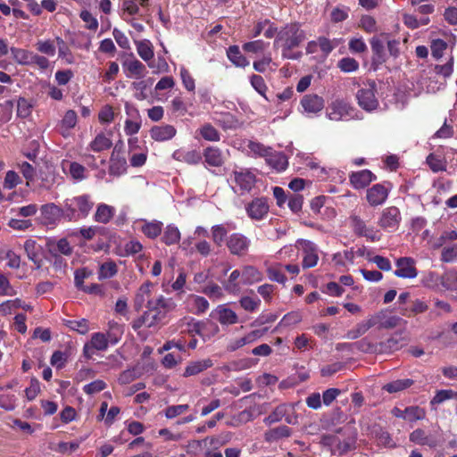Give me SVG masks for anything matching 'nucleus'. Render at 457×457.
I'll return each instance as SVG.
<instances>
[{"mask_svg":"<svg viewBox=\"0 0 457 457\" xmlns=\"http://www.w3.org/2000/svg\"><path fill=\"white\" fill-rule=\"evenodd\" d=\"M175 307L174 301L171 298H165L163 295L148 300L146 303L147 311H145V312H150L148 327L150 328L161 322Z\"/></svg>","mask_w":457,"mask_h":457,"instance_id":"obj_1","label":"nucleus"},{"mask_svg":"<svg viewBox=\"0 0 457 457\" xmlns=\"http://www.w3.org/2000/svg\"><path fill=\"white\" fill-rule=\"evenodd\" d=\"M377 86L374 80H369L366 87L360 89L357 93L359 105L367 112L374 111L378 106V101L376 97Z\"/></svg>","mask_w":457,"mask_h":457,"instance_id":"obj_2","label":"nucleus"},{"mask_svg":"<svg viewBox=\"0 0 457 457\" xmlns=\"http://www.w3.org/2000/svg\"><path fill=\"white\" fill-rule=\"evenodd\" d=\"M250 241L246 237L239 233L230 235L227 241V246L235 255H245L249 248Z\"/></svg>","mask_w":457,"mask_h":457,"instance_id":"obj_3","label":"nucleus"},{"mask_svg":"<svg viewBox=\"0 0 457 457\" xmlns=\"http://www.w3.org/2000/svg\"><path fill=\"white\" fill-rule=\"evenodd\" d=\"M269 208L267 199L265 197H258L249 203L245 209L251 219L260 220L268 214Z\"/></svg>","mask_w":457,"mask_h":457,"instance_id":"obj_4","label":"nucleus"},{"mask_svg":"<svg viewBox=\"0 0 457 457\" xmlns=\"http://www.w3.org/2000/svg\"><path fill=\"white\" fill-rule=\"evenodd\" d=\"M329 112L327 113L331 120H340L344 117L351 116L353 111V107L344 100L337 99L328 106Z\"/></svg>","mask_w":457,"mask_h":457,"instance_id":"obj_5","label":"nucleus"},{"mask_svg":"<svg viewBox=\"0 0 457 457\" xmlns=\"http://www.w3.org/2000/svg\"><path fill=\"white\" fill-rule=\"evenodd\" d=\"M234 181L243 192H250L256 183L255 175L249 170L242 169L241 170L233 171Z\"/></svg>","mask_w":457,"mask_h":457,"instance_id":"obj_6","label":"nucleus"},{"mask_svg":"<svg viewBox=\"0 0 457 457\" xmlns=\"http://www.w3.org/2000/svg\"><path fill=\"white\" fill-rule=\"evenodd\" d=\"M401 221V213L397 207L391 206L383 210L378 225L384 228H394L398 227Z\"/></svg>","mask_w":457,"mask_h":457,"instance_id":"obj_7","label":"nucleus"},{"mask_svg":"<svg viewBox=\"0 0 457 457\" xmlns=\"http://www.w3.org/2000/svg\"><path fill=\"white\" fill-rule=\"evenodd\" d=\"M396 266L397 270H395V275L398 278H413L418 275L414 267V260L411 257L399 258Z\"/></svg>","mask_w":457,"mask_h":457,"instance_id":"obj_8","label":"nucleus"},{"mask_svg":"<svg viewBox=\"0 0 457 457\" xmlns=\"http://www.w3.org/2000/svg\"><path fill=\"white\" fill-rule=\"evenodd\" d=\"M389 189L382 184H375L367 190L366 198L371 206H378L385 203Z\"/></svg>","mask_w":457,"mask_h":457,"instance_id":"obj_9","label":"nucleus"},{"mask_svg":"<svg viewBox=\"0 0 457 457\" xmlns=\"http://www.w3.org/2000/svg\"><path fill=\"white\" fill-rule=\"evenodd\" d=\"M386 37L381 34L379 37H372L370 41L371 49L373 52L372 64L380 65L386 60L384 45L386 43Z\"/></svg>","mask_w":457,"mask_h":457,"instance_id":"obj_10","label":"nucleus"},{"mask_svg":"<svg viewBox=\"0 0 457 457\" xmlns=\"http://www.w3.org/2000/svg\"><path fill=\"white\" fill-rule=\"evenodd\" d=\"M303 258V268L309 269L314 267L319 260L318 250L316 245L308 240L302 242Z\"/></svg>","mask_w":457,"mask_h":457,"instance_id":"obj_11","label":"nucleus"},{"mask_svg":"<svg viewBox=\"0 0 457 457\" xmlns=\"http://www.w3.org/2000/svg\"><path fill=\"white\" fill-rule=\"evenodd\" d=\"M278 40L282 42L284 48L290 50L299 46L304 40V35L299 30H287L279 35Z\"/></svg>","mask_w":457,"mask_h":457,"instance_id":"obj_12","label":"nucleus"},{"mask_svg":"<svg viewBox=\"0 0 457 457\" xmlns=\"http://www.w3.org/2000/svg\"><path fill=\"white\" fill-rule=\"evenodd\" d=\"M301 104L305 112L317 113L323 109L324 100L316 94H309L303 97Z\"/></svg>","mask_w":457,"mask_h":457,"instance_id":"obj_13","label":"nucleus"},{"mask_svg":"<svg viewBox=\"0 0 457 457\" xmlns=\"http://www.w3.org/2000/svg\"><path fill=\"white\" fill-rule=\"evenodd\" d=\"M41 214L46 224H55L61 220L63 212L54 204H47L41 206Z\"/></svg>","mask_w":457,"mask_h":457,"instance_id":"obj_14","label":"nucleus"},{"mask_svg":"<svg viewBox=\"0 0 457 457\" xmlns=\"http://www.w3.org/2000/svg\"><path fill=\"white\" fill-rule=\"evenodd\" d=\"M375 179L376 176L369 170L353 172L350 175V182L357 189L366 187Z\"/></svg>","mask_w":457,"mask_h":457,"instance_id":"obj_15","label":"nucleus"},{"mask_svg":"<svg viewBox=\"0 0 457 457\" xmlns=\"http://www.w3.org/2000/svg\"><path fill=\"white\" fill-rule=\"evenodd\" d=\"M265 162L269 166L278 172L285 170L288 165L287 156L283 153L272 151V149L266 156Z\"/></svg>","mask_w":457,"mask_h":457,"instance_id":"obj_16","label":"nucleus"},{"mask_svg":"<svg viewBox=\"0 0 457 457\" xmlns=\"http://www.w3.org/2000/svg\"><path fill=\"white\" fill-rule=\"evenodd\" d=\"M117 152L118 145L114 147L110 158L109 173L112 176L121 175L123 172H125L127 168L126 159L116 154Z\"/></svg>","mask_w":457,"mask_h":457,"instance_id":"obj_17","label":"nucleus"},{"mask_svg":"<svg viewBox=\"0 0 457 457\" xmlns=\"http://www.w3.org/2000/svg\"><path fill=\"white\" fill-rule=\"evenodd\" d=\"M204 157L205 162L212 167H220L224 163L222 152L214 146H208L204 150L202 157Z\"/></svg>","mask_w":457,"mask_h":457,"instance_id":"obj_18","label":"nucleus"},{"mask_svg":"<svg viewBox=\"0 0 457 457\" xmlns=\"http://www.w3.org/2000/svg\"><path fill=\"white\" fill-rule=\"evenodd\" d=\"M151 137L156 141H164L176 135V129L171 125L154 126L150 130Z\"/></svg>","mask_w":457,"mask_h":457,"instance_id":"obj_19","label":"nucleus"},{"mask_svg":"<svg viewBox=\"0 0 457 457\" xmlns=\"http://www.w3.org/2000/svg\"><path fill=\"white\" fill-rule=\"evenodd\" d=\"M403 345V338L400 335H395L386 341L379 343V353H394L401 349Z\"/></svg>","mask_w":457,"mask_h":457,"instance_id":"obj_20","label":"nucleus"},{"mask_svg":"<svg viewBox=\"0 0 457 457\" xmlns=\"http://www.w3.org/2000/svg\"><path fill=\"white\" fill-rule=\"evenodd\" d=\"M213 365L212 361L211 359L200 360L195 361H191L187 366L183 376L190 377L199 374L200 372L211 368Z\"/></svg>","mask_w":457,"mask_h":457,"instance_id":"obj_21","label":"nucleus"},{"mask_svg":"<svg viewBox=\"0 0 457 457\" xmlns=\"http://www.w3.org/2000/svg\"><path fill=\"white\" fill-rule=\"evenodd\" d=\"M153 284L151 282H145L138 288L135 299H134V307L136 311H140L145 301L150 300V287Z\"/></svg>","mask_w":457,"mask_h":457,"instance_id":"obj_22","label":"nucleus"},{"mask_svg":"<svg viewBox=\"0 0 457 457\" xmlns=\"http://www.w3.org/2000/svg\"><path fill=\"white\" fill-rule=\"evenodd\" d=\"M24 250L28 258L36 265V269L39 270L42 267V260L38 257L37 242L32 239L26 240L24 243Z\"/></svg>","mask_w":457,"mask_h":457,"instance_id":"obj_23","label":"nucleus"},{"mask_svg":"<svg viewBox=\"0 0 457 457\" xmlns=\"http://www.w3.org/2000/svg\"><path fill=\"white\" fill-rule=\"evenodd\" d=\"M172 156L177 161L184 162L188 164H198L202 160V154L196 150H190L187 152L177 151Z\"/></svg>","mask_w":457,"mask_h":457,"instance_id":"obj_24","label":"nucleus"},{"mask_svg":"<svg viewBox=\"0 0 457 457\" xmlns=\"http://www.w3.org/2000/svg\"><path fill=\"white\" fill-rule=\"evenodd\" d=\"M242 282L245 285H251L262 279V275L255 267L245 266L242 270Z\"/></svg>","mask_w":457,"mask_h":457,"instance_id":"obj_25","label":"nucleus"},{"mask_svg":"<svg viewBox=\"0 0 457 457\" xmlns=\"http://www.w3.org/2000/svg\"><path fill=\"white\" fill-rule=\"evenodd\" d=\"M290 435L291 429L287 426H279L267 431L264 438L267 442H274L283 437H288Z\"/></svg>","mask_w":457,"mask_h":457,"instance_id":"obj_26","label":"nucleus"},{"mask_svg":"<svg viewBox=\"0 0 457 457\" xmlns=\"http://www.w3.org/2000/svg\"><path fill=\"white\" fill-rule=\"evenodd\" d=\"M413 384L414 381L411 378L397 379L386 384L383 386V389L390 394H393L409 388Z\"/></svg>","mask_w":457,"mask_h":457,"instance_id":"obj_27","label":"nucleus"},{"mask_svg":"<svg viewBox=\"0 0 457 457\" xmlns=\"http://www.w3.org/2000/svg\"><path fill=\"white\" fill-rule=\"evenodd\" d=\"M350 220L353 231L357 236L369 237L372 241L375 240V237L370 236L368 233L369 229L367 228L365 222L359 216L353 215L350 218Z\"/></svg>","mask_w":457,"mask_h":457,"instance_id":"obj_28","label":"nucleus"},{"mask_svg":"<svg viewBox=\"0 0 457 457\" xmlns=\"http://www.w3.org/2000/svg\"><path fill=\"white\" fill-rule=\"evenodd\" d=\"M426 162L434 172L445 171L446 170V162L443 157L436 154H429Z\"/></svg>","mask_w":457,"mask_h":457,"instance_id":"obj_29","label":"nucleus"},{"mask_svg":"<svg viewBox=\"0 0 457 457\" xmlns=\"http://www.w3.org/2000/svg\"><path fill=\"white\" fill-rule=\"evenodd\" d=\"M227 54L228 59L238 67H245L249 63L246 58L241 54L237 46H229Z\"/></svg>","mask_w":457,"mask_h":457,"instance_id":"obj_30","label":"nucleus"},{"mask_svg":"<svg viewBox=\"0 0 457 457\" xmlns=\"http://www.w3.org/2000/svg\"><path fill=\"white\" fill-rule=\"evenodd\" d=\"M112 143L111 139L106 137L103 133L98 134L90 143V149L94 152H101L111 148Z\"/></svg>","mask_w":457,"mask_h":457,"instance_id":"obj_31","label":"nucleus"},{"mask_svg":"<svg viewBox=\"0 0 457 457\" xmlns=\"http://www.w3.org/2000/svg\"><path fill=\"white\" fill-rule=\"evenodd\" d=\"M198 131L207 141L218 142L220 139L219 131L210 123L203 125Z\"/></svg>","mask_w":457,"mask_h":457,"instance_id":"obj_32","label":"nucleus"},{"mask_svg":"<svg viewBox=\"0 0 457 457\" xmlns=\"http://www.w3.org/2000/svg\"><path fill=\"white\" fill-rule=\"evenodd\" d=\"M113 216V208L107 204H100L95 214V220L100 223H107Z\"/></svg>","mask_w":457,"mask_h":457,"instance_id":"obj_33","label":"nucleus"},{"mask_svg":"<svg viewBox=\"0 0 457 457\" xmlns=\"http://www.w3.org/2000/svg\"><path fill=\"white\" fill-rule=\"evenodd\" d=\"M73 204L77 205L79 212L83 217H86L94 206V203L89 200L88 195H80L75 197L73 199Z\"/></svg>","mask_w":457,"mask_h":457,"instance_id":"obj_34","label":"nucleus"},{"mask_svg":"<svg viewBox=\"0 0 457 457\" xmlns=\"http://www.w3.org/2000/svg\"><path fill=\"white\" fill-rule=\"evenodd\" d=\"M217 312L218 320L221 324H235L237 322V314L230 309L219 307Z\"/></svg>","mask_w":457,"mask_h":457,"instance_id":"obj_35","label":"nucleus"},{"mask_svg":"<svg viewBox=\"0 0 457 457\" xmlns=\"http://www.w3.org/2000/svg\"><path fill=\"white\" fill-rule=\"evenodd\" d=\"M11 53L14 58V60L20 63V64H22V65H29L30 64V61H31V58H32V54L31 52H29L27 50H24V49H21V48H16V47H12L11 48Z\"/></svg>","mask_w":457,"mask_h":457,"instance_id":"obj_36","label":"nucleus"},{"mask_svg":"<svg viewBox=\"0 0 457 457\" xmlns=\"http://www.w3.org/2000/svg\"><path fill=\"white\" fill-rule=\"evenodd\" d=\"M240 276L242 277V273L238 270H235L231 272L228 282L224 285V288L227 292L230 294L239 293L240 287L237 280L239 278Z\"/></svg>","mask_w":457,"mask_h":457,"instance_id":"obj_37","label":"nucleus"},{"mask_svg":"<svg viewBox=\"0 0 457 457\" xmlns=\"http://www.w3.org/2000/svg\"><path fill=\"white\" fill-rule=\"evenodd\" d=\"M117 272L118 269L114 262H104L99 268L98 278L100 280L109 278L115 276Z\"/></svg>","mask_w":457,"mask_h":457,"instance_id":"obj_38","label":"nucleus"},{"mask_svg":"<svg viewBox=\"0 0 457 457\" xmlns=\"http://www.w3.org/2000/svg\"><path fill=\"white\" fill-rule=\"evenodd\" d=\"M162 226L160 221L147 222L142 227V232L149 238H155L161 234Z\"/></svg>","mask_w":457,"mask_h":457,"instance_id":"obj_39","label":"nucleus"},{"mask_svg":"<svg viewBox=\"0 0 457 457\" xmlns=\"http://www.w3.org/2000/svg\"><path fill=\"white\" fill-rule=\"evenodd\" d=\"M179 239H180V232L178 229V228L169 225L163 233L162 241L166 245H170L178 243L179 241Z\"/></svg>","mask_w":457,"mask_h":457,"instance_id":"obj_40","label":"nucleus"},{"mask_svg":"<svg viewBox=\"0 0 457 457\" xmlns=\"http://www.w3.org/2000/svg\"><path fill=\"white\" fill-rule=\"evenodd\" d=\"M95 350L104 351L108 347L109 340L104 333H94L89 342Z\"/></svg>","mask_w":457,"mask_h":457,"instance_id":"obj_41","label":"nucleus"},{"mask_svg":"<svg viewBox=\"0 0 457 457\" xmlns=\"http://www.w3.org/2000/svg\"><path fill=\"white\" fill-rule=\"evenodd\" d=\"M18 167L20 171L27 180V186H29V182L33 181L36 178V168L28 162H21L18 163Z\"/></svg>","mask_w":457,"mask_h":457,"instance_id":"obj_42","label":"nucleus"},{"mask_svg":"<svg viewBox=\"0 0 457 457\" xmlns=\"http://www.w3.org/2000/svg\"><path fill=\"white\" fill-rule=\"evenodd\" d=\"M86 168L76 162H72L69 163V173L72 177V179L76 180H83L86 178Z\"/></svg>","mask_w":457,"mask_h":457,"instance_id":"obj_43","label":"nucleus"},{"mask_svg":"<svg viewBox=\"0 0 457 457\" xmlns=\"http://www.w3.org/2000/svg\"><path fill=\"white\" fill-rule=\"evenodd\" d=\"M228 234V230L223 225H215L212 228V236L213 242L220 246Z\"/></svg>","mask_w":457,"mask_h":457,"instance_id":"obj_44","label":"nucleus"},{"mask_svg":"<svg viewBox=\"0 0 457 457\" xmlns=\"http://www.w3.org/2000/svg\"><path fill=\"white\" fill-rule=\"evenodd\" d=\"M92 275V271L87 268L78 269L74 273V283L79 290H81L84 287V279L89 278Z\"/></svg>","mask_w":457,"mask_h":457,"instance_id":"obj_45","label":"nucleus"},{"mask_svg":"<svg viewBox=\"0 0 457 457\" xmlns=\"http://www.w3.org/2000/svg\"><path fill=\"white\" fill-rule=\"evenodd\" d=\"M247 146L251 150V152L253 153L255 155L264 158H266V156L271 150V147L265 146L262 143L253 141H249Z\"/></svg>","mask_w":457,"mask_h":457,"instance_id":"obj_46","label":"nucleus"},{"mask_svg":"<svg viewBox=\"0 0 457 457\" xmlns=\"http://www.w3.org/2000/svg\"><path fill=\"white\" fill-rule=\"evenodd\" d=\"M149 82L150 83H148L146 80H141L132 83L133 88L137 91L136 97L137 99L144 100L147 98L148 96L146 94V89L150 85H152V80L150 79Z\"/></svg>","mask_w":457,"mask_h":457,"instance_id":"obj_47","label":"nucleus"},{"mask_svg":"<svg viewBox=\"0 0 457 457\" xmlns=\"http://www.w3.org/2000/svg\"><path fill=\"white\" fill-rule=\"evenodd\" d=\"M138 9L137 0H124L122 3L123 18L127 19L129 16L136 14Z\"/></svg>","mask_w":457,"mask_h":457,"instance_id":"obj_48","label":"nucleus"},{"mask_svg":"<svg viewBox=\"0 0 457 457\" xmlns=\"http://www.w3.org/2000/svg\"><path fill=\"white\" fill-rule=\"evenodd\" d=\"M280 265L270 266L267 269L268 277L270 280L284 284L286 282V276L280 270Z\"/></svg>","mask_w":457,"mask_h":457,"instance_id":"obj_49","label":"nucleus"},{"mask_svg":"<svg viewBox=\"0 0 457 457\" xmlns=\"http://www.w3.org/2000/svg\"><path fill=\"white\" fill-rule=\"evenodd\" d=\"M349 8L342 6L336 7L331 11L330 19L333 22H341L348 18Z\"/></svg>","mask_w":457,"mask_h":457,"instance_id":"obj_50","label":"nucleus"},{"mask_svg":"<svg viewBox=\"0 0 457 457\" xmlns=\"http://www.w3.org/2000/svg\"><path fill=\"white\" fill-rule=\"evenodd\" d=\"M338 67L345 72H352L359 68V63L353 58L345 57L339 61Z\"/></svg>","mask_w":457,"mask_h":457,"instance_id":"obj_51","label":"nucleus"},{"mask_svg":"<svg viewBox=\"0 0 457 457\" xmlns=\"http://www.w3.org/2000/svg\"><path fill=\"white\" fill-rule=\"evenodd\" d=\"M440 282V276L436 272L430 271L426 274L422 279V283L425 287L438 289Z\"/></svg>","mask_w":457,"mask_h":457,"instance_id":"obj_52","label":"nucleus"},{"mask_svg":"<svg viewBox=\"0 0 457 457\" xmlns=\"http://www.w3.org/2000/svg\"><path fill=\"white\" fill-rule=\"evenodd\" d=\"M1 107L0 121L2 123H6L12 119L13 102L12 100H7L1 104Z\"/></svg>","mask_w":457,"mask_h":457,"instance_id":"obj_53","label":"nucleus"},{"mask_svg":"<svg viewBox=\"0 0 457 457\" xmlns=\"http://www.w3.org/2000/svg\"><path fill=\"white\" fill-rule=\"evenodd\" d=\"M106 387V384L104 381L97 379L87 385H85L83 387L84 392L87 395H94L103 391Z\"/></svg>","mask_w":457,"mask_h":457,"instance_id":"obj_54","label":"nucleus"},{"mask_svg":"<svg viewBox=\"0 0 457 457\" xmlns=\"http://www.w3.org/2000/svg\"><path fill=\"white\" fill-rule=\"evenodd\" d=\"M20 183H21L20 176L15 171L9 170L4 178V187L12 189Z\"/></svg>","mask_w":457,"mask_h":457,"instance_id":"obj_55","label":"nucleus"},{"mask_svg":"<svg viewBox=\"0 0 457 457\" xmlns=\"http://www.w3.org/2000/svg\"><path fill=\"white\" fill-rule=\"evenodd\" d=\"M447 44L442 39H434L431 43V53L433 57L439 59L443 56L444 51L446 49Z\"/></svg>","mask_w":457,"mask_h":457,"instance_id":"obj_56","label":"nucleus"},{"mask_svg":"<svg viewBox=\"0 0 457 457\" xmlns=\"http://www.w3.org/2000/svg\"><path fill=\"white\" fill-rule=\"evenodd\" d=\"M77 124V113L73 110H69L65 112L62 120V127L69 130L74 128Z\"/></svg>","mask_w":457,"mask_h":457,"instance_id":"obj_57","label":"nucleus"},{"mask_svg":"<svg viewBox=\"0 0 457 457\" xmlns=\"http://www.w3.org/2000/svg\"><path fill=\"white\" fill-rule=\"evenodd\" d=\"M40 392V384L36 378L30 379V385L26 388L25 394L29 401L34 400Z\"/></svg>","mask_w":457,"mask_h":457,"instance_id":"obj_58","label":"nucleus"},{"mask_svg":"<svg viewBox=\"0 0 457 457\" xmlns=\"http://www.w3.org/2000/svg\"><path fill=\"white\" fill-rule=\"evenodd\" d=\"M457 239V231H445L433 244V247L437 249L441 247L447 240L453 241Z\"/></svg>","mask_w":457,"mask_h":457,"instance_id":"obj_59","label":"nucleus"},{"mask_svg":"<svg viewBox=\"0 0 457 457\" xmlns=\"http://www.w3.org/2000/svg\"><path fill=\"white\" fill-rule=\"evenodd\" d=\"M67 359L68 356L65 353L62 351H55L51 356L50 363L57 369H62L64 367Z\"/></svg>","mask_w":457,"mask_h":457,"instance_id":"obj_60","label":"nucleus"},{"mask_svg":"<svg viewBox=\"0 0 457 457\" xmlns=\"http://www.w3.org/2000/svg\"><path fill=\"white\" fill-rule=\"evenodd\" d=\"M189 409L188 404H179V405H172L169 406L165 410V416L167 419H173Z\"/></svg>","mask_w":457,"mask_h":457,"instance_id":"obj_61","label":"nucleus"},{"mask_svg":"<svg viewBox=\"0 0 457 457\" xmlns=\"http://www.w3.org/2000/svg\"><path fill=\"white\" fill-rule=\"evenodd\" d=\"M285 411L286 410L284 406H278L269 416L264 419V423L267 425H271L281 420L285 415Z\"/></svg>","mask_w":457,"mask_h":457,"instance_id":"obj_62","label":"nucleus"},{"mask_svg":"<svg viewBox=\"0 0 457 457\" xmlns=\"http://www.w3.org/2000/svg\"><path fill=\"white\" fill-rule=\"evenodd\" d=\"M137 53L145 61H149L154 56V52L148 42H139L137 44Z\"/></svg>","mask_w":457,"mask_h":457,"instance_id":"obj_63","label":"nucleus"},{"mask_svg":"<svg viewBox=\"0 0 457 457\" xmlns=\"http://www.w3.org/2000/svg\"><path fill=\"white\" fill-rule=\"evenodd\" d=\"M31 112V105L25 98H20L17 103V115L27 118Z\"/></svg>","mask_w":457,"mask_h":457,"instance_id":"obj_64","label":"nucleus"}]
</instances>
